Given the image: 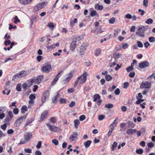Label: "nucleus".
Listing matches in <instances>:
<instances>
[{
  "label": "nucleus",
  "instance_id": "nucleus-1",
  "mask_svg": "<svg viewBox=\"0 0 155 155\" xmlns=\"http://www.w3.org/2000/svg\"><path fill=\"white\" fill-rule=\"evenodd\" d=\"M147 29V27L144 26H142L139 27L136 33V35L137 36L141 37H144V32Z\"/></svg>",
  "mask_w": 155,
  "mask_h": 155
},
{
  "label": "nucleus",
  "instance_id": "nucleus-2",
  "mask_svg": "<svg viewBox=\"0 0 155 155\" xmlns=\"http://www.w3.org/2000/svg\"><path fill=\"white\" fill-rule=\"evenodd\" d=\"M47 4L46 2H43L41 3L37 4L36 6L34 7V11L37 12L43 8Z\"/></svg>",
  "mask_w": 155,
  "mask_h": 155
},
{
  "label": "nucleus",
  "instance_id": "nucleus-3",
  "mask_svg": "<svg viewBox=\"0 0 155 155\" xmlns=\"http://www.w3.org/2000/svg\"><path fill=\"white\" fill-rule=\"evenodd\" d=\"M50 95L49 92L48 90H46L43 92L41 97V101L42 104L44 103Z\"/></svg>",
  "mask_w": 155,
  "mask_h": 155
},
{
  "label": "nucleus",
  "instance_id": "nucleus-4",
  "mask_svg": "<svg viewBox=\"0 0 155 155\" xmlns=\"http://www.w3.org/2000/svg\"><path fill=\"white\" fill-rule=\"evenodd\" d=\"M46 125L48 127L49 129L51 131L57 133L61 129L59 127L51 125L49 124H47Z\"/></svg>",
  "mask_w": 155,
  "mask_h": 155
},
{
  "label": "nucleus",
  "instance_id": "nucleus-5",
  "mask_svg": "<svg viewBox=\"0 0 155 155\" xmlns=\"http://www.w3.org/2000/svg\"><path fill=\"white\" fill-rule=\"evenodd\" d=\"M51 69V67L50 64H46L42 67L41 71L44 72L48 73Z\"/></svg>",
  "mask_w": 155,
  "mask_h": 155
},
{
  "label": "nucleus",
  "instance_id": "nucleus-6",
  "mask_svg": "<svg viewBox=\"0 0 155 155\" xmlns=\"http://www.w3.org/2000/svg\"><path fill=\"white\" fill-rule=\"evenodd\" d=\"M63 71H61L58 73V74L55 76L54 79V80L52 81L51 83V84L52 85H54L56 84V82L58 81L59 77H60L61 74L63 73Z\"/></svg>",
  "mask_w": 155,
  "mask_h": 155
},
{
  "label": "nucleus",
  "instance_id": "nucleus-7",
  "mask_svg": "<svg viewBox=\"0 0 155 155\" xmlns=\"http://www.w3.org/2000/svg\"><path fill=\"white\" fill-rule=\"evenodd\" d=\"M32 136V133L31 132H25L24 135V138L28 142L31 139Z\"/></svg>",
  "mask_w": 155,
  "mask_h": 155
},
{
  "label": "nucleus",
  "instance_id": "nucleus-8",
  "mask_svg": "<svg viewBox=\"0 0 155 155\" xmlns=\"http://www.w3.org/2000/svg\"><path fill=\"white\" fill-rule=\"evenodd\" d=\"M149 65V62L147 61L141 62L139 64V67L141 69H143L145 67H147Z\"/></svg>",
  "mask_w": 155,
  "mask_h": 155
},
{
  "label": "nucleus",
  "instance_id": "nucleus-9",
  "mask_svg": "<svg viewBox=\"0 0 155 155\" xmlns=\"http://www.w3.org/2000/svg\"><path fill=\"white\" fill-rule=\"evenodd\" d=\"M87 72H84L83 74L82 75L80 76L81 77L79 80V82L80 84H82L86 81V80L87 79L86 76L87 75Z\"/></svg>",
  "mask_w": 155,
  "mask_h": 155
},
{
  "label": "nucleus",
  "instance_id": "nucleus-10",
  "mask_svg": "<svg viewBox=\"0 0 155 155\" xmlns=\"http://www.w3.org/2000/svg\"><path fill=\"white\" fill-rule=\"evenodd\" d=\"M150 83L148 82H145L142 83L140 85V87L141 88H149L150 87Z\"/></svg>",
  "mask_w": 155,
  "mask_h": 155
},
{
  "label": "nucleus",
  "instance_id": "nucleus-11",
  "mask_svg": "<svg viewBox=\"0 0 155 155\" xmlns=\"http://www.w3.org/2000/svg\"><path fill=\"white\" fill-rule=\"evenodd\" d=\"M33 0H18L20 3L24 5H27L31 3Z\"/></svg>",
  "mask_w": 155,
  "mask_h": 155
},
{
  "label": "nucleus",
  "instance_id": "nucleus-12",
  "mask_svg": "<svg viewBox=\"0 0 155 155\" xmlns=\"http://www.w3.org/2000/svg\"><path fill=\"white\" fill-rule=\"evenodd\" d=\"M28 74V72L27 71H22L19 74H18V78H21Z\"/></svg>",
  "mask_w": 155,
  "mask_h": 155
},
{
  "label": "nucleus",
  "instance_id": "nucleus-13",
  "mask_svg": "<svg viewBox=\"0 0 155 155\" xmlns=\"http://www.w3.org/2000/svg\"><path fill=\"white\" fill-rule=\"evenodd\" d=\"M67 75V77H66V78L63 81L64 82V84L67 83L73 77V73H70Z\"/></svg>",
  "mask_w": 155,
  "mask_h": 155
},
{
  "label": "nucleus",
  "instance_id": "nucleus-14",
  "mask_svg": "<svg viewBox=\"0 0 155 155\" xmlns=\"http://www.w3.org/2000/svg\"><path fill=\"white\" fill-rule=\"evenodd\" d=\"M48 116V112L46 110L44 111L41 114L40 118L42 120L45 119Z\"/></svg>",
  "mask_w": 155,
  "mask_h": 155
},
{
  "label": "nucleus",
  "instance_id": "nucleus-15",
  "mask_svg": "<svg viewBox=\"0 0 155 155\" xmlns=\"http://www.w3.org/2000/svg\"><path fill=\"white\" fill-rule=\"evenodd\" d=\"M78 134L76 132L72 134L70 137V138L72 141H74L76 140V139L77 138V136Z\"/></svg>",
  "mask_w": 155,
  "mask_h": 155
},
{
  "label": "nucleus",
  "instance_id": "nucleus-16",
  "mask_svg": "<svg viewBox=\"0 0 155 155\" xmlns=\"http://www.w3.org/2000/svg\"><path fill=\"white\" fill-rule=\"evenodd\" d=\"M86 45L84 44L82 45L80 48V50L79 51V53L82 55L84 54V52L86 49Z\"/></svg>",
  "mask_w": 155,
  "mask_h": 155
},
{
  "label": "nucleus",
  "instance_id": "nucleus-17",
  "mask_svg": "<svg viewBox=\"0 0 155 155\" xmlns=\"http://www.w3.org/2000/svg\"><path fill=\"white\" fill-rule=\"evenodd\" d=\"M44 78V76L41 75L38 76L37 79H36V82L37 84H39L42 81V80Z\"/></svg>",
  "mask_w": 155,
  "mask_h": 155
},
{
  "label": "nucleus",
  "instance_id": "nucleus-18",
  "mask_svg": "<svg viewBox=\"0 0 155 155\" xmlns=\"http://www.w3.org/2000/svg\"><path fill=\"white\" fill-rule=\"evenodd\" d=\"M22 117H20L18 118L15 121V125L16 127H19L21 124V123L23 121Z\"/></svg>",
  "mask_w": 155,
  "mask_h": 155
},
{
  "label": "nucleus",
  "instance_id": "nucleus-19",
  "mask_svg": "<svg viewBox=\"0 0 155 155\" xmlns=\"http://www.w3.org/2000/svg\"><path fill=\"white\" fill-rule=\"evenodd\" d=\"M137 130L134 129H129L127 130V133L129 135H132L136 132Z\"/></svg>",
  "mask_w": 155,
  "mask_h": 155
},
{
  "label": "nucleus",
  "instance_id": "nucleus-20",
  "mask_svg": "<svg viewBox=\"0 0 155 155\" xmlns=\"http://www.w3.org/2000/svg\"><path fill=\"white\" fill-rule=\"evenodd\" d=\"M76 47V43L73 41L71 43L70 45V49L73 51L75 48Z\"/></svg>",
  "mask_w": 155,
  "mask_h": 155
},
{
  "label": "nucleus",
  "instance_id": "nucleus-21",
  "mask_svg": "<svg viewBox=\"0 0 155 155\" xmlns=\"http://www.w3.org/2000/svg\"><path fill=\"white\" fill-rule=\"evenodd\" d=\"M121 54L118 52H116L113 54L114 58L115 59H118L121 57Z\"/></svg>",
  "mask_w": 155,
  "mask_h": 155
},
{
  "label": "nucleus",
  "instance_id": "nucleus-22",
  "mask_svg": "<svg viewBox=\"0 0 155 155\" xmlns=\"http://www.w3.org/2000/svg\"><path fill=\"white\" fill-rule=\"evenodd\" d=\"M91 141L90 140H88L86 142H85L84 143V145L85 146V147L86 148H88L91 145Z\"/></svg>",
  "mask_w": 155,
  "mask_h": 155
},
{
  "label": "nucleus",
  "instance_id": "nucleus-23",
  "mask_svg": "<svg viewBox=\"0 0 155 155\" xmlns=\"http://www.w3.org/2000/svg\"><path fill=\"white\" fill-rule=\"evenodd\" d=\"M59 95V93H58L54 97H53L52 98V100L53 103L54 104H56L57 102V98H58V96Z\"/></svg>",
  "mask_w": 155,
  "mask_h": 155
},
{
  "label": "nucleus",
  "instance_id": "nucleus-24",
  "mask_svg": "<svg viewBox=\"0 0 155 155\" xmlns=\"http://www.w3.org/2000/svg\"><path fill=\"white\" fill-rule=\"evenodd\" d=\"M28 110L27 107L25 105L23 106L21 108V112L23 114H25V112Z\"/></svg>",
  "mask_w": 155,
  "mask_h": 155
},
{
  "label": "nucleus",
  "instance_id": "nucleus-25",
  "mask_svg": "<svg viewBox=\"0 0 155 155\" xmlns=\"http://www.w3.org/2000/svg\"><path fill=\"white\" fill-rule=\"evenodd\" d=\"M90 15L91 17H94L96 16L98 17L99 16L98 14L97 13L95 10H93L90 13Z\"/></svg>",
  "mask_w": 155,
  "mask_h": 155
},
{
  "label": "nucleus",
  "instance_id": "nucleus-26",
  "mask_svg": "<svg viewBox=\"0 0 155 155\" xmlns=\"http://www.w3.org/2000/svg\"><path fill=\"white\" fill-rule=\"evenodd\" d=\"M74 122L75 127L76 129H77L78 128V126L80 124V122L78 120L76 119L74 120Z\"/></svg>",
  "mask_w": 155,
  "mask_h": 155
},
{
  "label": "nucleus",
  "instance_id": "nucleus-27",
  "mask_svg": "<svg viewBox=\"0 0 155 155\" xmlns=\"http://www.w3.org/2000/svg\"><path fill=\"white\" fill-rule=\"evenodd\" d=\"M59 102L60 104L68 103L69 101L68 100L63 98H61L59 100Z\"/></svg>",
  "mask_w": 155,
  "mask_h": 155
},
{
  "label": "nucleus",
  "instance_id": "nucleus-28",
  "mask_svg": "<svg viewBox=\"0 0 155 155\" xmlns=\"http://www.w3.org/2000/svg\"><path fill=\"white\" fill-rule=\"evenodd\" d=\"M95 8L96 9L101 10L103 9V7L102 5H99L98 4H95Z\"/></svg>",
  "mask_w": 155,
  "mask_h": 155
},
{
  "label": "nucleus",
  "instance_id": "nucleus-29",
  "mask_svg": "<svg viewBox=\"0 0 155 155\" xmlns=\"http://www.w3.org/2000/svg\"><path fill=\"white\" fill-rule=\"evenodd\" d=\"M118 119H118V117H117L115 119V120H114V121H113V122L110 125V126L111 127V126H116Z\"/></svg>",
  "mask_w": 155,
  "mask_h": 155
},
{
  "label": "nucleus",
  "instance_id": "nucleus-30",
  "mask_svg": "<svg viewBox=\"0 0 155 155\" xmlns=\"http://www.w3.org/2000/svg\"><path fill=\"white\" fill-rule=\"evenodd\" d=\"M12 118L7 116L4 120V122L6 124H8L9 121L12 119Z\"/></svg>",
  "mask_w": 155,
  "mask_h": 155
},
{
  "label": "nucleus",
  "instance_id": "nucleus-31",
  "mask_svg": "<svg viewBox=\"0 0 155 155\" xmlns=\"http://www.w3.org/2000/svg\"><path fill=\"white\" fill-rule=\"evenodd\" d=\"M81 37L79 36H77L73 39V41L76 43V42L81 40Z\"/></svg>",
  "mask_w": 155,
  "mask_h": 155
},
{
  "label": "nucleus",
  "instance_id": "nucleus-32",
  "mask_svg": "<svg viewBox=\"0 0 155 155\" xmlns=\"http://www.w3.org/2000/svg\"><path fill=\"white\" fill-rule=\"evenodd\" d=\"M38 17L35 16L33 17L32 18L31 20V24H32L34 22H36L38 21Z\"/></svg>",
  "mask_w": 155,
  "mask_h": 155
},
{
  "label": "nucleus",
  "instance_id": "nucleus-33",
  "mask_svg": "<svg viewBox=\"0 0 155 155\" xmlns=\"http://www.w3.org/2000/svg\"><path fill=\"white\" fill-rule=\"evenodd\" d=\"M117 143L114 142L113 144L112 145L111 149L112 151H113L117 147Z\"/></svg>",
  "mask_w": 155,
  "mask_h": 155
},
{
  "label": "nucleus",
  "instance_id": "nucleus-34",
  "mask_svg": "<svg viewBox=\"0 0 155 155\" xmlns=\"http://www.w3.org/2000/svg\"><path fill=\"white\" fill-rule=\"evenodd\" d=\"M100 98V96L98 94H95L94 96V99L93 101L94 102L96 101L97 100L99 99Z\"/></svg>",
  "mask_w": 155,
  "mask_h": 155
},
{
  "label": "nucleus",
  "instance_id": "nucleus-35",
  "mask_svg": "<svg viewBox=\"0 0 155 155\" xmlns=\"http://www.w3.org/2000/svg\"><path fill=\"white\" fill-rule=\"evenodd\" d=\"M78 20L77 18H74L73 21L71 22L70 25L71 27H73L74 23H76L77 22Z\"/></svg>",
  "mask_w": 155,
  "mask_h": 155
},
{
  "label": "nucleus",
  "instance_id": "nucleus-36",
  "mask_svg": "<svg viewBox=\"0 0 155 155\" xmlns=\"http://www.w3.org/2000/svg\"><path fill=\"white\" fill-rule=\"evenodd\" d=\"M113 107V105L111 103L107 104L105 105V107L106 108H110Z\"/></svg>",
  "mask_w": 155,
  "mask_h": 155
},
{
  "label": "nucleus",
  "instance_id": "nucleus-37",
  "mask_svg": "<svg viewBox=\"0 0 155 155\" xmlns=\"http://www.w3.org/2000/svg\"><path fill=\"white\" fill-rule=\"evenodd\" d=\"M105 78L107 81H110L112 79V77L109 75H106L105 76Z\"/></svg>",
  "mask_w": 155,
  "mask_h": 155
},
{
  "label": "nucleus",
  "instance_id": "nucleus-38",
  "mask_svg": "<svg viewBox=\"0 0 155 155\" xmlns=\"http://www.w3.org/2000/svg\"><path fill=\"white\" fill-rule=\"evenodd\" d=\"M145 22L147 24H151L153 22V20L152 19L149 18Z\"/></svg>",
  "mask_w": 155,
  "mask_h": 155
},
{
  "label": "nucleus",
  "instance_id": "nucleus-39",
  "mask_svg": "<svg viewBox=\"0 0 155 155\" xmlns=\"http://www.w3.org/2000/svg\"><path fill=\"white\" fill-rule=\"evenodd\" d=\"M143 152V150L142 149H140L136 150V153L138 154H141Z\"/></svg>",
  "mask_w": 155,
  "mask_h": 155
},
{
  "label": "nucleus",
  "instance_id": "nucleus-40",
  "mask_svg": "<svg viewBox=\"0 0 155 155\" xmlns=\"http://www.w3.org/2000/svg\"><path fill=\"white\" fill-rule=\"evenodd\" d=\"M48 26L49 28H51V30H53L54 27V25L52 22H50L49 23L48 25Z\"/></svg>",
  "mask_w": 155,
  "mask_h": 155
},
{
  "label": "nucleus",
  "instance_id": "nucleus-41",
  "mask_svg": "<svg viewBox=\"0 0 155 155\" xmlns=\"http://www.w3.org/2000/svg\"><path fill=\"white\" fill-rule=\"evenodd\" d=\"M21 84H18L16 87L17 90L18 91H20L21 90Z\"/></svg>",
  "mask_w": 155,
  "mask_h": 155
},
{
  "label": "nucleus",
  "instance_id": "nucleus-42",
  "mask_svg": "<svg viewBox=\"0 0 155 155\" xmlns=\"http://www.w3.org/2000/svg\"><path fill=\"white\" fill-rule=\"evenodd\" d=\"M149 41L150 42H153L155 41V37H150L149 38Z\"/></svg>",
  "mask_w": 155,
  "mask_h": 155
},
{
  "label": "nucleus",
  "instance_id": "nucleus-43",
  "mask_svg": "<svg viewBox=\"0 0 155 155\" xmlns=\"http://www.w3.org/2000/svg\"><path fill=\"white\" fill-rule=\"evenodd\" d=\"M133 70L134 68L130 66L127 67L126 69V71L128 72H130V71H133Z\"/></svg>",
  "mask_w": 155,
  "mask_h": 155
},
{
  "label": "nucleus",
  "instance_id": "nucleus-44",
  "mask_svg": "<svg viewBox=\"0 0 155 155\" xmlns=\"http://www.w3.org/2000/svg\"><path fill=\"white\" fill-rule=\"evenodd\" d=\"M46 47L47 49L49 50H51L52 49H54L55 48L54 44H53L49 46H47Z\"/></svg>",
  "mask_w": 155,
  "mask_h": 155
},
{
  "label": "nucleus",
  "instance_id": "nucleus-45",
  "mask_svg": "<svg viewBox=\"0 0 155 155\" xmlns=\"http://www.w3.org/2000/svg\"><path fill=\"white\" fill-rule=\"evenodd\" d=\"M115 18L113 17L110 19L109 20V22L110 24H113L115 21Z\"/></svg>",
  "mask_w": 155,
  "mask_h": 155
},
{
  "label": "nucleus",
  "instance_id": "nucleus-46",
  "mask_svg": "<svg viewBox=\"0 0 155 155\" xmlns=\"http://www.w3.org/2000/svg\"><path fill=\"white\" fill-rule=\"evenodd\" d=\"M122 47L123 48L125 49L127 48L128 47V45L127 43H122Z\"/></svg>",
  "mask_w": 155,
  "mask_h": 155
},
{
  "label": "nucleus",
  "instance_id": "nucleus-47",
  "mask_svg": "<svg viewBox=\"0 0 155 155\" xmlns=\"http://www.w3.org/2000/svg\"><path fill=\"white\" fill-rule=\"evenodd\" d=\"M81 76H79L77 80L75 81V82L74 84V87H75L76 86H77V84L78 83V82L79 81V79H80V78H81Z\"/></svg>",
  "mask_w": 155,
  "mask_h": 155
},
{
  "label": "nucleus",
  "instance_id": "nucleus-48",
  "mask_svg": "<svg viewBox=\"0 0 155 155\" xmlns=\"http://www.w3.org/2000/svg\"><path fill=\"white\" fill-rule=\"evenodd\" d=\"M13 112L14 114H17L19 112V110L17 107H15L13 110Z\"/></svg>",
  "mask_w": 155,
  "mask_h": 155
},
{
  "label": "nucleus",
  "instance_id": "nucleus-49",
  "mask_svg": "<svg viewBox=\"0 0 155 155\" xmlns=\"http://www.w3.org/2000/svg\"><path fill=\"white\" fill-rule=\"evenodd\" d=\"M149 1L148 0H143V5L145 7H147L148 6V4Z\"/></svg>",
  "mask_w": 155,
  "mask_h": 155
},
{
  "label": "nucleus",
  "instance_id": "nucleus-50",
  "mask_svg": "<svg viewBox=\"0 0 155 155\" xmlns=\"http://www.w3.org/2000/svg\"><path fill=\"white\" fill-rule=\"evenodd\" d=\"M35 98V94H31L29 96V98L31 100H34Z\"/></svg>",
  "mask_w": 155,
  "mask_h": 155
},
{
  "label": "nucleus",
  "instance_id": "nucleus-51",
  "mask_svg": "<svg viewBox=\"0 0 155 155\" xmlns=\"http://www.w3.org/2000/svg\"><path fill=\"white\" fill-rule=\"evenodd\" d=\"M75 102L72 101L69 104V106L70 107H73L75 106Z\"/></svg>",
  "mask_w": 155,
  "mask_h": 155
},
{
  "label": "nucleus",
  "instance_id": "nucleus-52",
  "mask_svg": "<svg viewBox=\"0 0 155 155\" xmlns=\"http://www.w3.org/2000/svg\"><path fill=\"white\" fill-rule=\"evenodd\" d=\"M101 50L100 49L96 50L95 51V54L97 56H98L101 54Z\"/></svg>",
  "mask_w": 155,
  "mask_h": 155
},
{
  "label": "nucleus",
  "instance_id": "nucleus-53",
  "mask_svg": "<svg viewBox=\"0 0 155 155\" xmlns=\"http://www.w3.org/2000/svg\"><path fill=\"white\" fill-rule=\"evenodd\" d=\"M52 143L56 146H57L58 144V142L56 139H53L52 140Z\"/></svg>",
  "mask_w": 155,
  "mask_h": 155
},
{
  "label": "nucleus",
  "instance_id": "nucleus-54",
  "mask_svg": "<svg viewBox=\"0 0 155 155\" xmlns=\"http://www.w3.org/2000/svg\"><path fill=\"white\" fill-rule=\"evenodd\" d=\"M132 18V15L130 14H127V15H126L124 17L125 18H126L129 19H130Z\"/></svg>",
  "mask_w": 155,
  "mask_h": 155
},
{
  "label": "nucleus",
  "instance_id": "nucleus-55",
  "mask_svg": "<svg viewBox=\"0 0 155 155\" xmlns=\"http://www.w3.org/2000/svg\"><path fill=\"white\" fill-rule=\"evenodd\" d=\"M41 141H39L38 142L37 144L36 147L37 149H39L41 148Z\"/></svg>",
  "mask_w": 155,
  "mask_h": 155
},
{
  "label": "nucleus",
  "instance_id": "nucleus-56",
  "mask_svg": "<svg viewBox=\"0 0 155 155\" xmlns=\"http://www.w3.org/2000/svg\"><path fill=\"white\" fill-rule=\"evenodd\" d=\"M105 117L104 115H99L98 116V120H103L104 119V118Z\"/></svg>",
  "mask_w": 155,
  "mask_h": 155
},
{
  "label": "nucleus",
  "instance_id": "nucleus-57",
  "mask_svg": "<svg viewBox=\"0 0 155 155\" xmlns=\"http://www.w3.org/2000/svg\"><path fill=\"white\" fill-rule=\"evenodd\" d=\"M50 121L52 123H54L56 122V118L52 117L50 119Z\"/></svg>",
  "mask_w": 155,
  "mask_h": 155
},
{
  "label": "nucleus",
  "instance_id": "nucleus-58",
  "mask_svg": "<svg viewBox=\"0 0 155 155\" xmlns=\"http://www.w3.org/2000/svg\"><path fill=\"white\" fill-rule=\"evenodd\" d=\"M5 124H5L1 125V128L4 130H5L7 128V125Z\"/></svg>",
  "mask_w": 155,
  "mask_h": 155
},
{
  "label": "nucleus",
  "instance_id": "nucleus-59",
  "mask_svg": "<svg viewBox=\"0 0 155 155\" xmlns=\"http://www.w3.org/2000/svg\"><path fill=\"white\" fill-rule=\"evenodd\" d=\"M137 45L138 47L140 48H142L143 47V45L142 43L140 41H138L137 42Z\"/></svg>",
  "mask_w": 155,
  "mask_h": 155
},
{
  "label": "nucleus",
  "instance_id": "nucleus-60",
  "mask_svg": "<svg viewBox=\"0 0 155 155\" xmlns=\"http://www.w3.org/2000/svg\"><path fill=\"white\" fill-rule=\"evenodd\" d=\"M121 110L124 112L126 111L127 110V107L126 106H123L121 107Z\"/></svg>",
  "mask_w": 155,
  "mask_h": 155
},
{
  "label": "nucleus",
  "instance_id": "nucleus-61",
  "mask_svg": "<svg viewBox=\"0 0 155 155\" xmlns=\"http://www.w3.org/2000/svg\"><path fill=\"white\" fill-rule=\"evenodd\" d=\"M15 20L14 21V23L15 24H16L18 22H19L20 21V20L18 18V17L17 16H16L14 18Z\"/></svg>",
  "mask_w": 155,
  "mask_h": 155
},
{
  "label": "nucleus",
  "instance_id": "nucleus-62",
  "mask_svg": "<svg viewBox=\"0 0 155 155\" xmlns=\"http://www.w3.org/2000/svg\"><path fill=\"white\" fill-rule=\"evenodd\" d=\"M85 116L84 115L81 116L79 118V120L81 121H83L85 119Z\"/></svg>",
  "mask_w": 155,
  "mask_h": 155
},
{
  "label": "nucleus",
  "instance_id": "nucleus-63",
  "mask_svg": "<svg viewBox=\"0 0 155 155\" xmlns=\"http://www.w3.org/2000/svg\"><path fill=\"white\" fill-rule=\"evenodd\" d=\"M22 87L24 90H26L27 88L28 87V86L26 83H24L22 84Z\"/></svg>",
  "mask_w": 155,
  "mask_h": 155
},
{
  "label": "nucleus",
  "instance_id": "nucleus-64",
  "mask_svg": "<svg viewBox=\"0 0 155 155\" xmlns=\"http://www.w3.org/2000/svg\"><path fill=\"white\" fill-rule=\"evenodd\" d=\"M114 94L117 95H119L120 93V90L119 88H117L114 92Z\"/></svg>",
  "mask_w": 155,
  "mask_h": 155
}]
</instances>
